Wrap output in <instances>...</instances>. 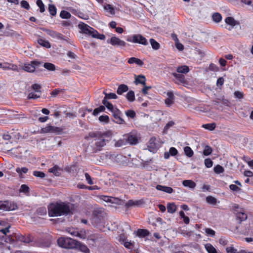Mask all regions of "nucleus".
Masks as SVG:
<instances>
[{"label": "nucleus", "mask_w": 253, "mask_h": 253, "mask_svg": "<svg viewBox=\"0 0 253 253\" xmlns=\"http://www.w3.org/2000/svg\"><path fill=\"white\" fill-rule=\"evenodd\" d=\"M112 136L110 131L102 133L99 131L90 132L88 133L87 139L92 138L90 142V147L94 152L101 150L106 145Z\"/></svg>", "instance_id": "nucleus-1"}, {"label": "nucleus", "mask_w": 253, "mask_h": 253, "mask_svg": "<svg viewBox=\"0 0 253 253\" xmlns=\"http://www.w3.org/2000/svg\"><path fill=\"white\" fill-rule=\"evenodd\" d=\"M71 204L65 202L51 203L48 206L49 216H58L67 215L71 211Z\"/></svg>", "instance_id": "nucleus-2"}, {"label": "nucleus", "mask_w": 253, "mask_h": 253, "mask_svg": "<svg viewBox=\"0 0 253 253\" xmlns=\"http://www.w3.org/2000/svg\"><path fill=\"white\" fill-rule=\"evenodd\" d=\"M57 243L62 248L73 249L76 247L77 241L70 238L60 237L57 240Z\"/></svg>", "instance_id": "nucleus-3"}, {"label": "nucleus", "mask_w": 253, "mask_h": 253, "mask_svg": "<svg viewBox=\"0 0 253 253\" xmlns=\"http://www.w3.org/2000/svg\"><path fill=\"white\" fill-rule=\"evenodd\" d=\"M126 41L135 43H138L143 45H147L148 42L147 39L141 34H134L128 36L126 38Z\"/></svg>", "instance_id": "nucleus-4"}, {"label": "nucleus", "mask_w": 253, "mask_h": 253, "mask_svg": "<svg viewBox=\"0 0 253 253\" xmlns=\"http://www.w3.org/2000/svg\"><path fill=\"white\" fill-rule=\"evenodd\" d=\"M159 139L155 137H151L148 143V148L150 152L155 153L161 147Z\"/></svg>", "instance_id": "nucleus-5"}, {"label": "nucleus", "mask_w": 253, "mask_h": 253, "mask_svg": "<svg viewBox=\"0 0 253 253\" xmlns=\"http://www.w3.org/2000/svg\"><path fill=\"white\" fill-rule=\"evenodd\" d=\"M42 63L38 61H32L30 63H25L23 65L22 69L27 72L33 73L36 69L40 67Z\"/></svg>", "instance_id": "nucleus-6"}, {"label": "nucleus", "mask_w": 253, "mask_h": 253, "mask_svg": "<svg viewBox=\"0 0 253 253\" xmlns=\"http://www.w3.org/2000/svg\"><path fill=\"white\" fill-rule=\"evenodd\" d=\"M107 42L113 46H117L120 47H125L127 44L125 41L121 40L115 36H113L110 39H108Z\"/></svg>", "instance_id": "nucleus-7"}, {"label": "nucleus", "mask_w": 253, "mask_h": 253, "mask_svg": "<svg viewBox=\"0 0 253 253\" xmlns=\"http://www.w3.org/2000/svg\"><path fill=\"white\" fill-rule=\"evenodd\" d=\"M41 29L53 38L67 42V40L64 38V36L59 32L44 28H41Z\"/></svg>", "instance_id": "nucleus-8"}, {"label": "nucleus", "mask_w": 253, "mask_h": 253, "mask_svg": "<svg viewBox=\"0 0 253 253\" xmlns=\"http://www.w3.org/2000/svg\"><path fill=\"white\" fill-rule=\"evenodd\" d=\"M103 219V212L101 210H94L92 213L91 219L92 223L93 224L97 225L101 223Z\"/></svg>", "instance_id": "nucleus-9"}, {"label": "nucleus", "mask_w": 253, "mask_h": 253, "mask_svg": "<svg viewBox=\"0 0 253 253\" xmlns=\"http://www.w3.org/2000/svg\"><path fill=\"white\" fill-rule=\"evenodd\" d=\"M78 27L82 33L91 36L93 34V32L94 31L93 28L83 22H81L79 23Z\"/></svg>", "instance_id": "nucleus-10"}, {"label": "nucleus", "mask_w": 253, "mask_h": 253, "mask_svg": "<svg viewBox=\"0 0 253 253\" xmlns=\"http://www.w3.org/2000/svg\"><path fill=\"white\" fill-rule=\"evenodd\" d=\"M62 129L60 127L52 126L50 125H47L46 126L43 127L41 129L42 133H54L56 134H60L62 132Z\"/></svg>", "instance_id": "nucleus-11"}, {"label": "nucleus", "mask_w": 253, "mask_h": 253, "mask_svg": "<svg viewBox=\"0 0 253 253\" xmlns=\"http://www.w3.org/2000/svg\"><path fill=\"white\" fill-rule=\"evenodd\" d=\"M112 115L115 120H113L114 122L118 124H125V122L122 118V113L118 108H116L114 111L111 112Z\"/></svg>", "instance_id": "nucleus-12"}, {"label": "nucleus", "mask_w": 253, "mask_h": 253, "mask_svg": "<svg viewBox=\"0 0 253 253\" xmlns=\"http://www.w3.org/2000/svg\"><path fill=\"white\" fill-rule=\"evenodd\" d=\"M124 136L126 144L135 145L138 142V139L135 135L128 133L124 135Z\"/></svg>", "instance_id": "nucleus-13"}, {"label": "nucleus", "mask_w": 253, "mask_h": 253, "mask_svg": "<svg viewBox=\"0 0 253 253\" xmlns=\"http://www.w3.org/2000/svg\"><path fill=\"white\" fill-rule=\"evenodd\" d=\"M14 205L13 206L7 201H0V210L4 211H11L14 210Z\"/></svg>", "instance_id": "nucleus-14"}, {"label": "nucleus", "mask_w": 253, "mask_h": 253, "mask_svg": "<svg viewBox=\"0 0 253 253\" xmlns=\"http://www.w3.org/2000/svg\"><path fill=\"white\" fill-rule=\"evenodd\" d=\"M145 203V202L143 199H140L139 200L133 201L132 200H129L127 201V202L125 206L126 208H128L129 207L137 206H139L140 205H143Z\"/></svg>", "instance_id": "nucleus-15"}, {"label": "nucleus", "mask_w": 253, "mask_h": 253, "mask_svg": "<svg viewBox=\"0 0 253 253\" xmlns=\"http://www.w3.org/2000/svg\"><path fill=\"white\" fill-rule=\"evenodd\" d=\"M178 154V151L175 147H170L169 152L164 153V158H169V156L174 157Z\"/></svg>", "instance_id": "nucleus-16"}, {"label": "nucleus", "mask_w": 253, "mask_h": 253, "mask_svg": "<svg viewBox=\"0 0 253 253\" xmlns=\"http://www.w3.org/2000/svg\"><path fill=\"white\" fill-rule=\"evenodd\" d=\"M225 23L231 26L232 28L234 27L235 26L239 25L240 23L238 21L235 20V19L233 17H227L225 19Z\"/></svg>", "instance_id": "nucleus-17"}, {"label": "nucleus", "mask_w": 253, "mask_h": 253, "mask_svg": "<svg viewBox=\"0 0 253 253\" xmlns=\"http://www.w3.org/2000/svg\"><path fill=\"white\" fill-rule=\"evenodd\" d=\"M151 160L144 162L143 160L141 162L139 159H133L134 166L137 167L145 168L150 163Z\"/></svg>", "instance_id": "nucleus-18"}, {"label": "nucleus", "mask_w": 253, "mask_h": 253, "mask_svg": "<svg viewBox=\"0 0 253 253\" xmlns=\"http://www.w3.org/2000/svg\"><path fill=\"white\" fill-rule=\"evenodd\" d=\"M146 78L144 75H139L138 76L136 77L135 79L134 83L136 84H142L143 85H145L146 84Z\"/></svg>", "instance_id": "nucleus-19"}, {"label": "nucleus", "mask_w": 253, "mask_h": 253, "mask_svg": "<svg viewBox=\"0 0 253 253\" xmlns=\"http://www.w3.org/2000/svg\"><path fill=\"white\" fill-rule=\"evenodd\" d=\"M127 62L129 64H136V65L141 67L143 65V62L140 59L135 58V57H131L128 59Z\"/></svg>", "instance_id": "nucleus-20"}, {"label": "nucleus", "mask_w": 253, "mask_h": 253, "mask_svg": "<svg viewBox=\"0 0 253 253\" xmlns=\"http://www.w3.org/2000/svg\"><path fill=\"white\" fill-rule=\"evenodd\" d=\"M75 248L79 249L81 251L84 253H89V250L85 245L82 244L81 243L77 241L76 247Z\"/></svg>", "instance_id": "nucleus-21"}, {"label": "nucleus", "mask_w": 253, "mask_h": 253, "mask_svg": "<svg viewBox=\"0 0 253 253\" xmlns=\"http://www.w3.org/2000/svg\"><path fill=\"white\" fill-rule=\"evenodd\" d=\"M128 90V87L125 84H121L119 85L117 90V93L119 95H122L123 93L126 92Z\"/></svg>", "instance_id": "nucleus-22"}, {"label": "nucleus", "mask_w": 253, "mask_h": 253, "mask_svg": "<svg viewBox=\"0 0 253 253\" xmlns=\"http://www.w3.org/2000/svg\"><path fill=\"white\" fill-rule=\"evenodd\" d=\"M156 189L158 190L162 191L168 193H171L173 192V189L170 187L164 186L161 185H158Z\"/></svg>", "instance_id": "nucleus-23"}, {"label": "nucleus", "mask_w": 253, "mask_h": 253, "mask_svg": "<svg viewBox=\"0 0 253 253\" xmlns=\"http://www.w3.org/2000/svg\"><path fill=\"white\" fill-rule=\"evenodd\" d=\"M172 75L180 83L184 84L186 82V80L184 75L179 73H173Z\"/></svg>", "instance_id": "nucleus-24"}, {"label": "nucleus", "mask_w": 253, "mask_h": 253, "mask_svg": "<svg viewBox=\"0 0 253 253\" xmlns=\"http://www.w3.org/2000/svg\"><path fill=\"white\" fill-rule=\"evenodd\" d=\"M182 184L185 187H188L190 188L193 189L196 187V183L191 180H185L182 181Z\"/></svg>", "instance_id": "nucleus-25"}, {"label": "nucleus", "mask_w": 253, "mask_h": 253, "mask_svg": "<svg viewBox=\"0 0 253 253\" xmlns=\"http://www.w3.org/2000/svg\"><path fill=\"white\" fill-rule=\"evenodd\" d=\"M38 43L41 46L47 48H49L51 47L49 42L42 39H38Z\"/></svg>", "instance_id": "nucleus-26"}, {"label": "nucleus", "mask_w": 253, "mask_h": 253, "mask_svg": "<svg viewBox=\"0 0 253 253\" xmlns=\"http://www.w3.org/2000/svg\"><path fill=\"white\" fill-rule=\"evenodd\" d=\"M176 71L179 73L186 74L189 71V68L186 65H182L178 67Z\"/></svg>", "instance_id": "nucleus-27"}, {"label": "nucleus", "mask_w": 253, "mask_h": 253, "mask_svg": "<svg viewBox=\"0 0 253 253\" xmlns=\"http://www.w3.org/2000/svg\"><path fill=\"white\" fill-rule=\"evenodd\" d=\"M205 248L208 253H217L216 250L211 244L207 243L205 244Z\"/></svg>", "instance_id": "nucleus-28"}, {"label": "nucleus", "mask_w": 253, "mask_h": 253, "mask_svg": "<svg viewBox=\"0 0 253 253\" xmlns=\"http://www.w3.org/2000/svg\"><path fill=\"white\" fill-rule=\"evenodd\" d=\"M104 9L108 12L110 14L114 15L115 13L114 7L110 4H106L104 5Z\"/></svg>", "instance_id": "nucleus-29"}, {"label": "nucleus", "mask_w": 253, "mask_h": 253, "mask_svg": "<svg viewBox=\"0 0 253 253\" xmlns=\"http://www.w3.org/2000/svg\"><path fill=\"white\" fill-rule=\"evenodd\" d=\"M91 37L93 38H96L101 40H104L106 38L104 34H99L96 30H94V32H93V34L91 35Z\"/></svg>", "instance_id": "nucleus-30"}, {"label": "nucleus", "mask_w": 253, "mask_h": 253, "mask_svg": "<svg viewBox=\"0 0 253 253\" xmlns=\"http://www.w3.org/2000/svg\"><path fill=\"white\" fill-rule=\"evenodd\" d=\"M43 67L47 69L48 71H54L56 70V66L54 64L49 63V62H46L43 64Z\"/></svg>", "instance_id": "nucleus-31"}, {"label": "nucleus", "mask_w": 253, "mask_h": 253, "mask_svg": "<svg viewBox=\"0 0 253 253\" xmlns=\"http://www.w3.org/2000/svg\"><path fill=\"white\" fill-rule=\"evenodd\" d=\"M126 98L130 102L135 100V93L133 90L129 91L126 94Z\"/></svg>", "instance_id": "nucleus-32"}, {"label": "nucleus", "mask_w": 253, "mask_h": 253, "mask_svg": "<svg viewBox=\"0 0 253 253\" xmlns=\"http://www.w3.org/2000/svg\"><path fill=\"white\" fill-rule=\"evenodd\" d=\"M150 43L154 50H158L160 47L159 43L154 39L151 38L150 39Z\"/></svg>", "instance_id": "nucleus-33"}, {"label": "nucleus", "mask_w": 253, "mask_h": 253, "mask_svg": "<svg viewBox=\"0 0 253 253\" xmlns=\"http://www.w3.org/2000/svg\"><path fill=\"white\" fill-rule=\"evenodd\" d=\"M237 218L241 222L247 219V215L244 212L241 211L237 213Z\"/></svg>", "instance_id": "nucleus-34"}, {"label": "nucleus", "mask_w": 253, "mask_h": 253, "mask_svg": "<svg viewBox=\"0 0 253 253\" xmlns=\"http://www.w3.org/2000/svg\"><path fill=\"white\" fill-rule=\"evenodd\" d=\"M184 152L185 155L189 158L192 157L194 154L193 151L189 146H185L184 148Z\"/></svg>", "instance_id": "nucleus-35"}, {"label": "nucleus", "mask_w": 253, "mask_h": 253, "mask_svg": "<svg viewBox=\"0 0 253 253\" xmlns=\"http://www.w3.org/2000/svg\"><path fill=\"white\" fill-rule=\"evenodd\" d=\"M168 211L171 213H173L176 211V206L173 203H169L167 205Z\"/></svg>", "instance_id": "nucleus-36"}, {"label": "nucleus", "mask_w": 253, "mask_h": 253, "mask_svg": "<svg viewBox=\"0 0 253 253\" xmlns=\"http://www.w3.org/2000/svg\"><path fill=\"white\" fill-rule=\"evenodd\" d=\"M61 169L57 166H55L49 169V172L53 173L56 176H59L60 174Z\"/></svg>", "instance_id": "nucleus-37"}, {"label": "nucleus", "mask_w": 253, "mask_h": 253, "mask_svg": "<svg viewBox=\"0 0 253 253\" xmlns=\"http://www.w3.org/2000/svg\"><path fill=\"white\" fill-rule=\"evenodd\" d=\"M48 11L49 13L52 16H55L57 13V8L56 6L52 4H48Z\"/></svg>", "instance_id": "nucleus-38"}, {"label": "nucleus", "mask_w": 253, "mask_h": 253, "mask_svg": "<svg viewBox=\"0 0 253 253\" xmlns=\"http://www.w3.org/2000/svg\"><path fill=\"white\" fill-rule=\"evenodd\" d=\"M202 127L209 130H213L216 127V124L214 123L203 124Z\"/></svg>", "instance_id": "nucleus-39"}, {"label": "nucleus", "mask_w": 253, "mask_h": 253, "mask_svg": "<svg viewBox=\"0 0 253 253\" xmlns=\"http://www.w3.org/2000/svg\"><path fill=\"white\" fill-rule=\"evenodd\" d=\"M73 13L84 20H87L89 18V17L87 14L80 11L75 10V12Z\"/></svg>", "instance_id": "nucleus-40"}, {"label": "nucleus", "mask_w": 253, "mask_h": 253, "mask_svg": "<svg viewBox=\"0 0 253 253\" xmlns=\"http://www.w3.org/2000/svg\"><path fill=\"white\" fill-rule=\"evenodd\" d=\"M126 145V141L124 139V136H123V138L120 139L119 140L116 141L115 143L114 146L116 147H120Z\"/></svg>", "instance_id": "nucleus-41"}, {"label": "nucleus", "mask_w": 253, "mask_h": 253, "mask_svg": "<svg viewBox=\"0 0 253 253\" xmlns=\"http://www.w3.org/2000/svg\"><path fill=\"white\" fill-rule=\"evenodd\" d=\"M60 16L62 19H69L71 17L70 13L67 11L63 10H61L60 13Z\"/></svg>", "instance_id": "nucleus-42"}, {"label": "nucleus", "mask_w": 253, "mask_h": 253, "mask_svg": "<svg viewBox=\"0 0 253 253\" xmlns=\"http://www.w3.org/2000/svg\"><path fill=\"white\" fill-rule=\"evenodd\" d=\"M212 152V149L211 147L206 145L205 146L203 150V154L205 156H208L211 154Z\"/></svg>", "instance_id": "nucleus-43"}, {"label": "nucleus", "mask_w": 253, "mask_h": 253, "mask_svg": "<svg viewBox=\"0 0 253 253\" xmlns=\"http://www.w3.org/2000/svg\"><path fill=\"white\" fill-rule=\"evenodd\" d=\"M31 88L34 90V91L37 93H39L41 94L42 91L41 90L42 88V86L37 84H33L31 85Z\"/></svg>", "instance_id": "nucleus-44"}, {"label": "nucleus", "mask_w": 253, "mask_h": 253, "mask_svg": "<svg viewBox=\"0 0 253 253\" xmlns=\"http://www.w3.org/2000/svg\"><path fill=\"white\" fill-rule=\"evenodd\" d=\"M105 110V107L103 105H100L98 107L94 109L92 114L94 116H97L100 112H104Z\"/></svg>", "instance_id": "nucleus-45"}, {"label": "nucleus", "mask_w": 253, "mask_h": 253, "mask_svg": "<svg viewBox=\"0 0 253 253\" xmlns=\"http://www.w3.org/2000/svg\"><path fill=\"white\" fill-rule=\"evenodd\" d=\"M212 18L213 21L218 23L221 20L222 16L220 13L216 12L213 14Z\"/></svg>", "instance_id": "nucleus-46"}, {"label": "nucleus", "mask_w": 253, "mask_h": 253, "mask_svg": "<svg viewBox=\"0 0 253 253\" xmlns=\"http://www.w3.org/2000/svg\"><path fill=\"white\" fill-rule=\"evenodd\" d=\"M149 234V231L145 229H138L137 232L138 236L143 237L148 236Z\"/></svg>", "instance_id": "nucleus-47"}, {"label": "nucleus", "mask_w": 253, "mask_h": 253, "mask_svg": "<svg viewBox=\"0 0 253 253\" xmlns=\"http://www.w3.org/2000/svg\"><path fill=\"white\" fill-rule=\"evenodd\" d=\"M37 6L40 8V11L43 13L45 11V5L42 0H37L36 1Z\"/></svg>", "instance_id": "nucleus-48"}, {"label": "nucleus", "mask_w": 253, "mask_h": 253, "mask_svg": "<svg viewBox=\"0 0 253 253\" xmlns=\"http://www.w3.org/2000/svg\"><path fill=\"white\" fill-rule=\"evenodd\" d=\"M206 201L210 204L215 205L217 203V200L215 198L209 196L206 198Z\"/></svg>", "instance_id": "nucleus-49"}, {"label": "nucleus", "mask_w": 253, "mask_h": 253, "mask_svg": "<svg viewBox=\"0 0 253 253\" xmlns=\"http://www.w3.org/2000/svg\"><path fill=\"white\" fill-rule=\"evenodd\" d=\"M41 95L39 93H37L35 92H31L27 96L28 99H36L41 97Z\"/></svg>", "instance_id": "nucleus-50"}, {"label": "nucleus", "mask_w": 253, "mask_h": 253, "mask_svg": "<svg viewBox=\"0 0 253 253\" xmlns=\"http://www.w3.org/2000/svg\"><path fill=\"white\" fill-rule=\"evenodd\" d=\"M126 116L131 119H134L136 116V113L133 110H128L125 112Z\"/></svg>", "instance_id": "nucleus-51"}, {"label": "nucleus", "mask_w": 253, "mask_h": 253, "mask_svg": "<svg viewBox=\"0 0 253 253\" xmlns=\"http://www.w3.org/2000/svg\"><path fill=\"white\" fill-rule=\"evenodd\" d=\"M20 6L22 8H23L26 10H29L30 9V6L28 2L25 0H22L20 2Z\"/></svg>", "instance_id": "nucleus-52"}, {"label": "nucleus", "mask_w": 253, "mask_h": 253, "mask_svg": "<svg viewBox=\"0 0 253 253\" xmlns=\"http://www.w3.org/2000/svg\"><path fill=\"white\" fill-rule=\"evenodd\" d=\"M99 121L108 124L109 122V117L107 115H101L99 117Z\"/></svg>", "instance_id": "nucleus-53"}, {"label": "nucleus", "mask_w": 253, "mask_h": 253, "mask_svg": "<svg viewBox=\"0 0 253 253\" xmlns=\"http://www.w3.org/2000/svg\"><path fill=\"white\" fill-rule=\"evenodd\" d=\"M103 93L105 94L106 98H108V99H117L118 98L117 95L115 93H107L104 91Z\"/></svg>", "instance_id": "nucleus-54"}, {"label": "nucleus", "mask_w": 253, "mask_h": 253, "mask_svg": "<svg viewBox=\"0 0 253 253\" xmlns=\"http://www.w3.org/2000/svg\"><path fill=\"white\" fill-rule=\"evenodd\" d=\"M19 192L25 193H28L29 192V187L27 185L22 184L20 187Z\"/></svg>", "instance_id": "nucleus-55"}, {"label": "nucleus", "mask_w": 253, "mask_h": 253, "mask_svg": "<svg viewBox=\"0 0 253 253\" xmlns=\"http://www.w3.org/2000/svg\"><path fill=\"white\" fill-rule=\"evenodd\" d=\"M214 171L216 173H220L224 171L223 168L220 165H217L214 168Z\"/></svg>", "instance_id": "nucleus-56"}, {"label": "nucleus", "mask_w": 253, "mask_h": 253, "mask_svg": "<svg viewBox=\"0 0 253 253\" xmlns=\"http://www.w3.org/2000/svg\"><path fill=\"white\" fill-rule=\"evenodd\" d=\"M235 98L238 99H242L243 98V93L239 91H235L234 93Z\"/></svg>", "instance_id": "nucleus-57"}, {"label": "nucleus", "mask_w": 253, "mask_h": 253, "mask_svg": "<svg viewBox=\"0 0 253 253\" xmlns=\"http://www.w3.org/2000/svg\"><path fill=\"white\" fill-rule=\"evenodd\" d=\"M127 160H129V159H118L116 161V163L120 165L126 166Z\"/></svg>", "instance_id": "nucleus-58"}, {"label": "nucleus", "mask_w": 253, "mask_h": 253, "mask_svg": "<svg viewBox=\"0 0 253 253\" xmlns=\"http://www.w3.org/2000/svg\"><path fill=\"white\" fill-rule=\"evenodd\" d=\"M33 174L34 176L38 177L43 178L45 176V174L41 171H35Z\"/></svg>", "instance_id": "nucleus-59"}, {"label": "nucleus", "mask_w": 253, "mask_h": 253, "mask_svg": "<svg viewBox=\"0 0 253 253\" xmlns=\"http://www.w3.org/2000/svg\"><path fill=\"white\" fill-rule=\"evenodd\" d=\"M165 104L168 107H170L174 103V100L169 98H166L165 101Z\"/></svg>", "instance_id": "nucleus-60"}, {"label": "nucleus", "mask_w": 253, "mask_h": 253, "mask_svg": "<svg viewBox=\"0 0 253 253\" xmlns=\"http://www.w3.org/2000/svg\"><path fill=\"white\" fill-rule=\"evenodd\" d=\"M28 171V169L24 167V168H17L16 169V171L18 173H21L22 172L26 173Z\"/></svg>", "instance_id": "nucleus-61"}, {"label": "nucleus", "mask_w": 253, "mask_h": 253, "mask_svg": "<svg viewBox=\"0 0 253 253\" xmlns=\"http://www.w3.org/2000/svg\"><path fill=\"white\" fill-rule=\"evenodd\" d=\"M224 79L223 77L219 78L216 82V85L218 87L222 86L224 84Z\"/></svg>", "instance_id": "nucleus-62"}, {"label": "nucleus", "mask_w": 253, "mask_h": 253, "mask_svg": "<svg viewBox=\"0 0 253 253\" xmlns=\"http://www.w3.org/2000/svg\"><path fill=\"white\" fill-rule=\"evenodd\" d=\"M205 164L207 168H209L212 167L213 163L211 159H205Z\"/></svg>", "instance_id": "nucleus-63"}, {"label": "nucleus", "mask_w": 253, "mask_h": 253, "mask_svg": "<svg viewBox=\"0 0 253 253\" xmlns=\"http://www.w3.org/2000/svg\"><path fill=\"white\" fill-rule=\"evenodd\" d=\"M226 250L227 253H237V250L234 249L233 247H227Z\"/></svg>", "instance_id": "nucleus-64"}]
</instances>
